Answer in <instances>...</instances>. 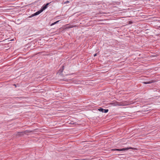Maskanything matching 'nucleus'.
I'll return each mask as SVG.
<instances>
[{
	"instance_id": "9",
	"label": "nucleus",
	"mask_w": 160,
	"mask_h": 160,
	"mask_svg": "<svg viewBox=\"0 0 160 160\" xmlns=\"http://www.w3.org/2000/svg\"><path fill=\"white\" fill-rule=\"evenodd\" d=\"M108 111V109H104V112H105V113H107V112Z\"/></svg>"
},
{
	"instance_id": "1",
	"label": "nucleus",
	"mask_w": 160,
	"mask_h": 160,
	"mask_svg": "<svg viewBox=\"0 0 160 160\" xmlns=\"http://www.w3.org/2000/svg\"><path fill=\"white\" fill-rule=\"evenodd\" d=\"M129 149H135L133 148H132V147H130V148H123L121 149H112V151L113 150H116L118 151H123L125 150H128Z\"/></svg>"
},
{
	"instance_id": "10",
	"label": "nucleus",
	"mask_w": 160,
	"mask_h": 160,
	"mask_svg": "<svg viewBox=\"0 0 160 160\" xmlns=\"http://www.w3.org/2000/svg\"><path fill=\"white\" fill-rule=\"evenodd\" d=\"M69 2L68 1H66L65 2H63V3L65 4H66V3H68Z\"/></svg>"
},
{
	"instance_id": "12",
	"label": "nucleus",
	"mask_w": 160,
	"mask_h": 160,
	"mask_svg": "<svg viewBox=\"0 0 160 160\" xmlns=\"http://www.w3.org/2000/svg\"><path fill=\"white\" fill-rule=\"evenodd\" d=\"M63 67H64V66H62V68H63Z\"/></svg>"
},
{
	"instance_id": "4",
	"label": "nucleus",
	"mask_w": 160,
	"mask_h": 160,
	"mask_svg": "<svg viewBox=\"0 0 160 160\" xmlns=\"http://www.w3.org/2000/svg\"><path fill=\"white\" fill-rule=\"evenodd\" d=\"M31 132V131H29V130H26V131H25V132H18L17 133V135H19L20 134V133H24L25 134H26L27 133H28V132Z\"/></svg>"
},
{
	"instance_id": "8",
	"label": "nucleus",
	"mask_w": 160,
	"mask_h": 160,
	"mask_svg": "<svg viewBox=\"0 0 160 160\" xmlns=\"http://www.w3.org/2000/svg\"><path fill=\"white\" fill-rule=\"evenodd\" d=\"M98 110L100 112H104V109H103V108H101L99 109Z\"/></svg>"
},
{
	"instance_id": "3",
	"label": "nucleus",
	"mask_w": 160,
	"mask_h": 160,
	"mask_svg": "<svg viewBox=\"0 0 160 160\" xmlns=\"http://www.w3.org/2000/svg\"><path fill=\"white\" fill-rule=\"evenodd\" d=\"M48 3L45 6H43L41 9L43 10V11L45 10L48 7V5L51 3Z\"/></svg>"
},
{
	"instance_id": "2",
	"label": "nucleus",
	"mask_w": 160,
	"mask_h": 160,
	"mask_svg": "<svg viewBox=\"0 0 160 160\" xmlns=\"http://www.w3.org/2000/svg\"><path fill=\"white\" fill-rule=\"evenodd\" d=\"M43 11V10H42V9H40V10L34 13V14H33V16L38 15L40 13H41Z\"/></svg>"
},
{
	"instance_id": "6",
	"label": "nucleus",
	"mask_w": 160,
	"mask_h": 160,
	"mask_svg": "<svg viewBox=\"0 0 160 160\" xmlns=\"http://www.w3.org/2000/svg\"><path fill=\"white\" fill-rule=\"evenodd\" d=\"M152 82V81H149V82H143V83L145 84H147L151 83Z\"/></svg>"
},
{
	"instance_id": "5",
	"label": "nucleus",
	"mask_w": 160,
	"mask_h": 160,
	"mask_svg": "<svg viewBox=\"0 0 160 160\" xmlns=\"http://www.w3.org/2000/svg\"><path fill=\"white\" fill-rule=\"evenodd\" d=\"M118 106H124L125 105L122 102H119L117 104Z\"/></svg>"
},
{
	"instance_id": "11",
	"label": "nucleus",
	"mask_w": 160,
	"mask_h": 160,
	"mask_svg": "<svg viewBox=\"0 0 160 160\" xmlns=\"http://www.w3.org/2000/svg\"><path fill=\"white\" fill-rule=\"evenodd\" d=\"M97 53H95V54H94V57H95L97 56Z\"/></svg>"
},
{
	"instance_id": "7",
	"label": "nucleus",
	"mask_w": 160,
	"mask_h": 160,
	"mask_svg": "<svg viewBox=\"0 0 160 160\" xmlns=\"http://www.w3.org/2000/svg\"><path fill=\"white\" fill-rule=\"evenodd\" d=\"M60 21L59 20H58V21L56 22H54V23H52L51 25V26H52L56 24L58 22Z\"/></svg>"
}]
</instances>
